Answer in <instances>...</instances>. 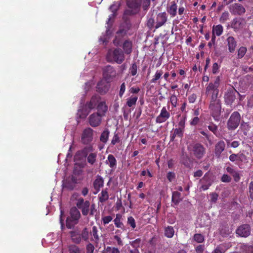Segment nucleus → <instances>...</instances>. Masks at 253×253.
<instances>
[{
    "label": "nucleus",
    "mask_w": 253,
    "mask_h": 253,
    "mask_svg": "<svg viewBox=\"0 0 253 253\" xmlns=\"http://www.w3.org/2000/svg\"><path fill=\"white\" fill-rule=\"evenodd\" d=\"M126 34V31L124 29H120L116 33V36L113 40V43L115 45H119L122 42V38Z\"/></svg>",
    "instance_id": "23"
},
{
    "label": "nucleus",
    "mask_w": 253,
    "mask_h": 253,
    "mask_svg": "<svg viewBox=\"0 0 253 253\" xmlns=\"http://www.w3.org/2000/svg\"><path fill=\"white\" fill-rule=\"evenodd\" d=\"M168 20V15L165 12L159 13L156 18V25L155 29L159 28L164 25Z\"/></svg>",
    "instance_id": "17"
},
{
    "label": "nucleus",
    "mask_w": 253,
    "mask_h": 253,
    "mask_svg": "<svg viewBox=\"0 0 253 253\" xmlns=\"http://www.w3.org/2000/svg\"><path fill=\"white\" fill-rule=\"evenodd\" d=\"M120 142V138L118 136V134L115 133L111 140V144L113 145H115L116 143H119Z\"/></svg>",
    "instance_id": "59"
},
{
    "label": "nucleus",
    "mask_w": 253,
    "mask_h": 253,
    "mask_svg": "<svg viewBox=\"0 0 253 253\" xmlns=\"http://www.w3.org/2000/svg\"><path fill=\"white\" fill-rule=\"evenodd\" d=\"M120 6V4L118 2H114L113 4L110 5L109 9L110 11L112 12V14H111L108 19V21H107V24L109 25L110 21L111 19L113 18L117 15V12L119 9Z\"/></svg>",
    "instance_id": "21"
},
{
    "label": "nucleus",
    "mask_w": 253,
    "mask_h": 253,
    "mask_svg": "<svg viewBox=\"0 0 253 253\" xmlns=\"http://www.w3.org/2000/svg\"><path fill=\"white\" fill-rule=\"evenodd\" d=\"M70 215L66 220V226L68 228L72 229L78 223L81 213L77 208L73 207L70 210Z\"/></svg>",
    "instance_id": "5"
},
{
    "label": "nucleus",
    "mask_w": 253,
    "mask_h": 253,
    "mask_svg": "<svg viewBox=\"0 0 253 253\" xmlns=\"http://www.w3.org/2000/svg\"><path fill=\"white\" fill-rule=\"evenodd\" d=\"M175 177V174L173 172L169 171L167 174V178L169 182H171Z\"/></svg>",
    "instance_id": "61"
},
{
    "label": "nucleus",
    "mask_w": 253,
    "mask_h": 253,
    "mask_svg": "<svg viewBox=\"0 0 253 253\" xmlns=\"http://www.w3.org/2000/svg\"><path fill=\"white\" fill-rule=\"evenodd\" d=\"M241 249L243 253H253V246L247 244H243L241 246Z\"/></svg>",
    "instance_id": "40"
},
{
    "label": "nucleus",
    "mask_w": 253,
    "mask_h": 253,
    "mask_svg": "<svg viewBox=\"0 0 253 253\" xmlns=\"http://www.w3.org/2000/svg\"><path fill=\"white\" fill-rule=\"evenodd\" d=\"M200 121V119L198 117H194L190 122V124L191 126L197 125Z\"/></svg>",
    "instance_id": "62"
},
{
    "label": "nucleus",
    "mask_w": 253,
    "mask_h": 253,
    "mask_svg": "<svg viewBox=\"0 0 253 253\" xmlns=\"http://www.w3.org/2000/svg\"><path fill=\"white\" fill-rule=\"evenodd\" d=\"M76 206L81 210L84 215H87L89 213L90 202L88 201H84L83 198H79L77 199Z\"/></svg>",
    "instance_id": "10"
},
{
    "label": "nucleus",
    "mask_w": 253,
    "mask_h": 253,
    "mask_svg": "<svg viewBox=\"0 0 253 253\" xmlns=\"http://www.w3.org/2000/svg\"><path fill=\"white\" fill-rule=\"evenodd\" d=\"M229 10L233 15H241L246 12L245 7L241 4L235 3L230 6Z\"/></svg>",
    "instance_id": "16"
},
{
    "label": "nucleus",
    "mask_w": 253,
    "mask_h": 253,
    "mask_svg": "<svg viewBox=\"0 0 253 253\" xmlns=\"http://www.w3.org/2000/svg\"><path fill=\"white\" fill-rule=\"evenodd\" d=\"M193 240L198 243H202L204 241V237L201 234H195Z\"/></svg>",
    "instance_id": "44"
},
{
    "label": "nucleus",
    "mask_w": 253,
    "mask_h": 253,
    "mask_svg": "<svg viewBox=\"0 0 253 253\" xmlns=\"http://www.w3.org/2000/svg\"><path fill=\"white\" fill-rule=\"evenodd\" d=\"M229 14L228 12L225 11L222 13L221 17H220L219 21L221 23H224L229 19Z\"/></svg>",
    "instance_id": "48"
},
{
    "label": "nucleus",
    "mask_w": 253,
    "mask_h": 253,
    "mask_svg": "<svg viewBox=\"0 0 253 253\" xmlns=\"http://www.w3.org/2000/svg\"><path fill=\"white\" fill-rule=\"evenodd\" d=\"M169 102L171 103L173 107L175 108L177 106V98L174 94H172L169 97Z\"/></svg>",
    "instance_id": "46"
},
{
    "label": "nucleus",
    "mask_w": 253,
    "mask_h": 253,
    "mask_svg": "<svg viewBox=\"0 0 253 253\" xmlns=\"http://www.w3.org/2000/svg\"><path fill=\"white\" fill-rule=\"evenodd\" d=\"M105 163L106 164L108 165L109 167L112 169H115L116 168L117 160L112 154H109L108 156L107 159Z\"/></svg>",
    "instance_id": "26"
},
{
    "label": "nucleus",
    "mask_w": 253,
    "mask_h": 253,
    "mask_svg": "<svg viewBox=\"0 0 253 253\" xmlns=\"http://www.w3.org/2000/svg\"><path fill=\"white\" fill-rule=\"evenodd\" d=\"M147 25L148 27L152 29V28H155V26L156 25V20L154 19L153 17H150L148 19Z\"/></svg>",
    "instance_id": "50"
},
{
    "label": "nucleus",
    "mask_w": 253,
    "mask_h": 253,
    "mask_svg": "<svg viewBox=\"0 0 253 253\" xmlns=\"http://www.w3.org/2000/svg\"><path fill=\"white\" fill-rule=\"evenodd\" d=\"M163 74V71L162 70H158L154 76L153 77V78L151 80V83H156L158 81L160 80L162 78V75Z\"/></svg>",
    "instance_id": "37"
},
{
    "label": "nucleus",
    "mask_w": 253,
    "mask_h": 253,
    "mask_svg": "<svg viewBox=\"0 0 253 253\" xmlns=\"http://www.w3.org/2000/svg\"><path fill=\"white\" fill-rule=\"evenodd\" d=\"M241 121V116L239 112H234L230 116L227 123L229 130H235L239 126Z\"/></svg>",
    "instance_id": "7"
},
{
    "label": "nucleus",
    "mask_w": 253,
    "mask_h": 253,
    "mask_svg": "<svg viewBox=\"0 0 253 253\" xmlns=\"http://www.w3.org/2000/svg\"><path fill=\"white\" fill-rule=\"evenodd\" d=\"M123 216L122 214L118 213L116 215V217L114 219L113 222L115 226L121 229H124V225L122 222Z\"/></svg>",
    "instance_id": "29"
},
{
    "label": "nucleus",
    "mask_w": 253,
    "mask_h": 253,
    "mask_svg": "<svg viewBox=\"0 0 253 253\" xmlns=\"http://www.w3.org/2000/svg\"><path fill=\"white\" fill-rule=\"evenodd\" d=\"M226 142L228 146H230L234 148L238 147L240 144L239 141H234L231 143H230L229 140H227Z\"/></svg>",
    "instance_id": "53"
},
{
    "label": "nucleus",
    "mask_w": 253,
    "mask_h": 253,
    "mask_svg": "<svg viewBox=\"0 0 253 253\" xmlns=\"http://www.w3.org/2000/svg\"><path fill=\"white\" fill-rule=\"evenodd\" d=\"M110 132L108 129H105L102 132L100 137V140L103 143H106L109 138Z\"/></svg>",
    "instance_id": "38"
},
{
    "label": "nucleus",
    "mask_w": 253,
    "mask_h": 253,
    "mask_svg": "<svg viewBox=\"0 0 253 253\" xmlns=\"http://www.w3.org/2000/svg\"><path fill=\"white\" fill-rule=\"evenodd\" d=\"M107 247L108 248L110 253H120L119 249L117 248L110 246H108Z\"/></svg>",
    "instance_id": "64"
},
{
    "label": "nucleus",
    "mask_w": 253,
    "mask_h": 253,
    "mask_svg": "<svg viewBox=\"0 0 253 253\" xmlns=\"http://www.w3.org/2000/svg\"><path fill=\"white\" fill-rule=\"evenodd\" d=\"M86 250L87 253H93L94 247L92 244L89 243L86 245Z\"/></svg>",
    "instance_id": "58"
},
{
    "label": "nucleus",
    "mask_w": 253,
    "mask_h": 253,
    "mask_svg": "<svg viewBox=\"0 0 253 253\" xmlns=\"http://www.w3.org/2000/svg\"><path fill=\"white\" fill-rule=\"evenodd\" d=\"M231 180V178L227 174H224L221 177V181L223 182H229Z\"/></svg>",
    "instance_id": "63"
},
{
    "label": "nucleus",
    "mask_w": 253,
    "mask_h": 253,
    "mask_svg": "<svg viewBox=\"0 0 253 253\" xmlns=\"http://www.w3.org/2000/svg\"><path fill=\"white\" fill-rule=\"evenodd\" d=\"M129 72L130 74L134 76L137 74V66L135 62L132 63L129 68Z\"/></svg>",
    "instance_id": "43"
},
{
    "label": "nucleus",
    "mask_w": 253,
    "mask_h": 253,
    "mask_svg": "<svg viewBox=\"0 0 253 253\" xmlns=\"http://www.w3.org/2000/svg\"><path fill=\"white\" fill-rule=\"evenodd\" d=\"M209 109L214 120L218 121L221 112V103L219 98L211 99Z\"/></svg>",
    "instance_id": "4"
},
{
    "label": "nucleus",
    "mask_w": 253,
    "mask_h": 253,
    "mask_svg": "<svg viewBox=\"0 0 253 253\" xmlns=\"http://www.w3.org/2000/svg\"><path fill=\"white\" fill-rule=\"evenodd\" d=\"M99 97L97 96H92L89 102H87L82 109L78 110V115L80 118H85L91 110L97 106Z\"/></svg>",
    "instance_id": "2"
},
{
    "label": "nucleus",
    "mask_w": 253,
    "mask_h": 253,
    "mask_svg": "<svg viewBox=\"0 0 253 253\" xmlns=\"http://www.w3.org/2000/svg\"><path fill=\"white\" fill-rule=\"evenodd\" d=\"M103 185L104 181L103 178L100 175H97L93 182V187L94 189L97 190V192H98L100 188L103 186Z\"/></svg>",
    "instance_id": "28"
},
{
    "label": "nucleus",
    "mask_w": 253,
    "mask_h": 253,
    "mask_svg": "<svg viewBox=\"0 0 253 253\" xmlns=\"http://www.w3.org/2000/svg\"><path fill=\"white\" fill-rule=\"evenodd\" d=\"M236 233L241 237H247L251 233L250 226L248 224H243L238 228Z\"/></svg>",
    "instance_id": "20"
},
{
    "label": "nucleus",
    "mask_w": 253,
    "mask_h": 253,
    "mask_svg": "<svg viewBox=\"0 0 253 253\" xmlns=\"http://www.w3.org/2000/svg\"><path fill=\"white\" fill-rule=\"evenodd\" d=\"M109 88V85L104 81L99 82L96 86L97 91L100 93H106Z\"/></svg>",
    "instance_id": "22"
},
{
    "label": "nucleus",
    "mask_w": 253,
    "mask_h": 253,
    "mask_svg": "<svg viewBox=\"0 0 253 253\" xmlns=\"http://www.w3.org/2000/svg\"><path fill=\"white\" fill-rule=\"evenodd\" d=\"M186 121V117L182 116L180 117L178 123V128L184 130L185 124Z\"/></svg>",
    "instance_id": "45"
},
{
    "label": "nucleus",
    "mask_w": 253,
    "mask_h": 253,
    "mask_svg": "<svg viewBox=\"0 0 253 253\" xmlns=\"http://www.w3.org/2000/svg\"><path fill=\"white\" fill-rule=\"evenodd\" d=\"M225 148V143L222 141H219L215 145L214 148V156L217 159H222L226 158L227 157V155H225L224 154H222V152L224 151Z\"/></svg>",
    "instance_id": "11"
},
{
    "label": "nucleus",
    "mask_w": 253,
    "mask_h": 253,
    "mask_svg": "<svg viewBox=\"0 0 253 253\" xmlns=\"http://www.w3.org/2000/svg\"><path fill=\"white\" fill-rule=\"evenodd\" d=\"M116 74L115 68L111 65H107L103 68V78L108 82H111L115 78Z\"/></svg>",
    "instance_id": "9"
},
{
    "label": "nucleus",
    "mask_w": 253,
    "mask_h": 253,
    "mask_svg": "<svg viewBox=\"0 0 253 253\" xmlns=\"http://www.w3.org/2000/svg\"><path fill=\"white\" fill-rule=\"evenodd\" d=\"M132 43L129 40H126L123 44L124 52L126 54H129L132 52Z\"/></svg>",
    "instance_id": "27"
},
{
    "label": "nucleus",
    "mask_w": 253,
    "mask_h": 253,
    "mask_svg": "<svg viewBox=\"0 0 253 253\" xmlns=\"http://www.w3.org/2000/svg\"><path fill=\"white\" fill-rule=\"evenodd\" d=\"M98 230L96 226H94L92 227V230L90 233L92 237L91 238V241H94L96 243H98L99 241V236L98 235Z\"/></svg>",
    "instance_id": "31"
},
{
    "label": "nucleus",
    "mask_w": 253,
    "mask_h": 253,
    "mask_svg": "<svg viewBox=\"0 0 253 253\" xmlns=\"http://www.w3.org/2000/svg\"><path fill=\"white\" fill-rule=\"evenodd\" d=\"M223 31V28L221 25L219 24L213 27V35L215 34L217 36H219L222 34Z\"/></svg>",
    "instance_id": "39"
},
{
    "label": "nucleus",
    "mask_w": 253,
    "mask_h": 253,
    "mask_svg": "<svg viewBox=\"0 0 253 253\" xmlns=\"http://www.w3.org/2000/svg\"><path fill=\"white\" fill-rule=\"evenodd\" d=\"M174 132L177 135V137L181 138L183 136L184 130L179 128H176L173 129Z\"/></svg>",
    "instance_id": "56"
},
{
    "label": "nucleus",
    "mask_w": 253,
    "mask_h": 253,
    "mask_svg": "<svg viewBox=\"0 0 253 253\" xmlns=\"http://www.w3.org/2000/svg\"><path fill=\"white\" fill-rule=\"evenodd\" d=\"M81 239L86 242H88L89 240V231L87 228H84L80 234Z\"/></svg>",
    "instance_id": "42"
},
{
    "label": "nucleus",
    "mask_w": 253,
    "mask_h": 253,
    "mask_svg": "<svg viewBox=\"0 0 253 253\" xmlns=\"http://www.w3.org/2000/svg\"><path fill=\"white\" fill-rule=\"evenodd\" d=\"M226 42L229 52L231 53L234 52L237 46V42L234 38L230 36L227 39Z\"/></svg>",
    "instance_id": "24"
},
{
    "label": "nucleus",
    "mask_w": 253,
    "mask_h": 253,
    "mask_svg": "<svg viewBox=\"0 0 253 253\" xmlns=\"http://www.w3.org/2000/svg\"><path fill=\"white\" fill-rule=\"evenodd\" d=\"M167 11L172 17L176 15L177 5L174 1L171 2L170 6L167 8Z\"/></svg>",
    "instance_id": "32"
},
{
    "label": "nucleus",
    "mask_w": 253,
    "mask_h": 253,
    "mask_svg": "<svg viewBox=\"0 0 253 253\" xmlns=\"http://www.w3.org/2000/svg\"><path fill=\"white\" fill-rule=\"evenodd\" d=\"M63 185L64 187L70 190L74 189V188L75 187V185L69 181H66Z\"/></svg>",
    "instance_id": "52"
},
{
    "label": "nucleus",
    "mask_w": 253,
    "mask_h": 253,
    "mask_svg": "<svg viewBox=\"0 0 253 253\" xmlns=\"http://www.w3.org/2000/svg\"><path fill=\"white\" fill-rule=\"evenodd\" d=\"M208 127L209 129L215 135L216 134L217 132V126L214 125L213 123H211L208 126Z\"/></svg>",
    "instance_id": "51"
},
{
    "label": "nucleus",
    "mask_w": 253,
    "mask_h": 253,
    "mask_svg": "<svg viewBox=\"0 0 253 253\" xmlns=\"http://www.w3.org/2000/svg\"><path fill=\"white\" fill-rule=\"evenodd\" d=\"M127 6L130 9L126 10L125 13L128 15H133L139 11L141 5V2L139 0H130L126 2Z\"/></svg>",
    "instance_id": "8"
},
{
    "label": "nucleus",
    "mask_w": 253,
    "mask_h": 253,
    "mask_svg": "<svg viewBox=\"0 0 253 253\" xmlns=\"http://www.w3.org/2000/svg\"><path fill=\"white\" fill-rule=\"evenodd\" d=\"M247 51V48L244 46H241L238 51V58L240 59L244 57Z\"/></svg>",
    "instance_id": "47"
},
{
    "label": "nucleus",
    "mask_w": 253,
    "mask_h": 253,
    "mask_svg": "<svg viewBox=\"0 0 253 253\" xmlns=\"http://www.w3.org/2000/svg\"><path fill=\"white\" fill-rule=\"evenodd\" d=\"M113 219V218L111 216H106L102 218V220L104 224H108Z\"/></svg>",
    "instance_id": "60"
},
{
    "label": "nucleus",
    "mask_w": 253,
    "mask_h": 253,
    "mask_svg": "<svg viewBox=\"0 0 253 253\" xmlns=\"http://www.w3.org/2000/svg\"><path fill=\"white\" fill-rule=\"evenodd\" d=\"M93 130L90 127L85 128L82 134L81 141L84 144L90 143L93 140Z\"/></svg>",
    "instance_id": "12"
},
{
    "label": "nucleus",
    "mask_w": 253,
    "mask_h": 253,
    "mask_svg": "<svg viewBox=\"0 0 253 253\" xmlns=\"http://www.w3.org/2000/svg\"><path fill=\"white\" fill-rule=\"evenodd\" d=\"M109 199V194L107 189H105L102 190L100 194L98 195L99 201L102 203L105 202Z\"/></svg>",
    "instance_id": "33"
},
{
    "label": "nucleus",
    "mask_w": 253,
    "mask_h": 253,
    "mask_svg": "<svg viewBox=\"0 0 253 253\" xmlns=\"http://www.w3.org/2000/svg\"><path fill=\"white\" fill-rule=\"evenodd\" d=\"M127 223L129 225L132 229H134L136 227V222L134 218L132 216L127 217Z\"/></svg>",
    "instance_id": "49"
},
{
    "label": "nucleus",
    "mask_w": 253,
    "mask_h": 253,
    "mask_svg": "<svg viewBox=\"0 0 253 253\" xmlns=\"http://www.w3.org/2000/svg\"><path fill=\"white\" fill-rule=\"evenodd\" d=\"M97 109L98 111L97 113H99L100 115L104 117L108 110V107L105 102L102 101L98 103Z\"/></svg>",
    "instance_id": "25"
},
{
    "label": "nucleus",
    "mask_w": 253,
    "mask_h": 253,
    "mask_svg": "<svg viewBox=\"0 0 253 253\" xmlns=\"http://www.w3.org/2000/svg\"><path fill=\"white\" fill-rule=\"evenodd\" d=\"M220 77L217 76L216 77L213 83L211 82L208 85L206 89V93L207 95H210L211 99L218 98V95L219 93L218 87L220 84Z\"/></svg>",
    "instance_id": "3"
},
{
    "label": "nucleus",
    "mask_w": 253,
    "mask_h": 253,
    "mask_svg": "<svg viewBox=\"0 0 253 253\" xmlns=\"http://www.w3.org/2000/svg\"><path fill=\"white\" fill-rule=\"evenodd\" d=\"M246 22L245 19L241 17H236L231 22V26L235 31H239L245 27Z\"/></svg>",
    "instance_id": "15"
},
{
    "label": "nucleus",
    "mask_w": 253,
    "mask_h": 253,
    "mask_svg": "<svg viewBox=\"0 0 253 253\" xmlns=\"http://www.w3.org/2000/svg\"><path fill=\"white\" fill-rule=\"evenodd\" d=\"M170 117V114L167 110L166 107H163L160 114L156 118V122L158 124L166 122Z\"/></svg>",
    "instance_id": "19"
},
{
    "label": "nucleus",
    "mask_w": 253,
    "mask_h": 253,
    "mask_svg": "<svg viewBox=\"0 0 253 253\" xmlns=\"http://www.w3.org/2000/svg\"><path fill=\"white\" fill-rule=\"evenodd\" d=\"M138 97L135 95H132L126 99V105L129 107L135 106L137 101Z\"/></svg>",
    "instance_id": "36"
},
{
    "label": "nucleus",
    "mask_w": 253,
    "mask_h": 253,
    "mask_svg": "<svg viewBox=\"0 0 253 253\" xmlns=\"http://www.w3.org/2000/svg\"><path fill=\"white\" fill-rule=\"evenodd\" d=\"M125 55L123 51L120 48L109 49L106 55V59L109 62H115L120 64L125 60Z\"/></svg>",
    "instance_id": "1"
},
{
    "label": "nucleus",
    "mask_w": 253,
    "mask_h": 253,
    "mask_svg": "<svg viewBox=\"0 0 253 253\" xmlns=\"http://www.w3.org/2000/svg\"><path fill=\"white\" fill-rule=\"evenodd\" d=\"M71 239L75 243L79 244L81 243L82 239L80 234L76 231H71Z\"/></svg>",
    "instance_id": "35"
},
{
    "label": "nucleus",
    "mask_w": 253,
    "mask_h": 253,
    "mask_svg": "<svg viewBox=\"0 0 253 253\" xmlns=\"http://www.w3.org/2000/svg\"><path fill=\"white\" fill-rule=\"evenodd\" d=\"M141 240L140 238H137L136 240L131 242L130 243V244L133 247L135 248V249H137L138 247H139V244L141 242Z\"/></svg>",
    "instance_id": "54"
},
{
    "label": "nucleus",
    "mask_w": 253,
    "mask_h": 253,
    "mask_svg": "<svg viewBox=\"0 0 253 253\" xmlns=\"http://www.w3.org/2000/svg\"><path fill=\"white\" fill-rule=\"evenodd\" d=\"M92 151V147L91 146L85 147L82 150L79 151L77 155H81L82 157H86L87 161L90 165H93L96 161L97 154L95 153H90L88 155V153Z\"/></svg>",
    "instance_id": "6"
},
{
    "label": "nucleus",
    "mask_w": 253,
    "mask_h": 253,
    "mask_svg": "<svg viewBox=\"0 0 253 253\" xmlns=\"http://www.w3.org/2000/svg\"><path fill=\"white\" fill-rule=\"evenodd\" d=\"M182 199L180 192L178 191L172 192L171 201L174 205H177L182 201Z\"/></svg>",
    "instance_id": "30"
},
{
    "label": "nucleus",
    "mask_w": 253,
    "mask_h": 253,
    "mask_svg": "<svg viewBox=\"0 0 253 253\" xmlns=\"http://www.w3.org/2000/svg\"><path fill=\"white\" fill-rule=\"evenodd\" d=\"M69 253H84V251L76 245H72L69 247Z\"/></svg>",
    "instance_id": "41"
},
{
    "label": "nucleus",
    "mask_w": 253,
    "mask_h": 253,
    "mask_svg": "<svg viewBox=\"0 0 253 253\" xmlns=\"http://www.w3.org/2000/svg\"><path fill=\"white\" fill-rule=\"evenodd\" d=\"M125 91H126V84H125V83H123L121 84L120 88V90H119V95L120 97H122L123 96Z\"/></svg>",
    "instance_id": "55"
},
{
    "label": "nucleus",
    "mask_w": 253,
    "mask_h": 253,
    "mask_svg": "<svg viewBox=\"0 0 253 253\" xmlns=\"http://www.w3.org/2000/svg\"><path fill=\"white\" fill-rule=\"evenodd\" d=\"M150 5V0H143L142 7L144 10H147Z\"/></svg>",
    "instance_id": "57"
},
{
    "label": "nucleus",
    "mask_w": 253,
    "mask_h": 253,
    "mask_svg": "<svg viewBox=\"0 0 253 253\" xmlns=\"http://www.w3.org/2000/svg\"><path fill=\"white\" fill-rule=\"evenodd\" d=\"M192 151L194 155L199 159H201L206 153V149L200 143H195L192 146Z\"/></svg>",
    "instance_id": "14"
},
{
    "label": "nucleus",
    "mask_w": 253,
    "mask_h": 253,
    "mask_svg": "<svg viewBox=\"0 0 253 253\" xmlns=\"http://www.w3.org/2000/svg\"><path fill=\"white\" fill-rule=\"evenodd\" d=\"M103 116L101 115H100L99 113H93L91 114L88 118V123L90 126L93 127H97L101 123L102 118Z\"/></svg>",
    "instance_id": "13"
},
{
    "label": "nucleus",
    "mask_w": 253,
    "mask_h": 253,
    "mask_svg": "<svg viewBox=\"0 0 253 253\" xmlns=\"http://www.w3.org/2000/svg\"><path fill=\"white\" fill-rule=\"evenodd\" d=\"M174 232L173 227L171 226H168L165 228L164 234L167 238H171L173 237Z\"/></svg>",
    "instance_id": "34"
},
{
    "label": "nucleus",
    "mask_w": 253,
    "mask_h": 253,
    "mask_svg": "<svg viewBox=\"0 0 253 253\" xmlns=\"http://www.w3.org/2000/svg\"><path fill=\"white\" fill-rule=\"evenodd\" d=\"M237 91L233 87L228 89L224 95L225 102L227 105H231L236 98Z\"/></svg>",
    "instance_id": "18"
}]
</instances>
